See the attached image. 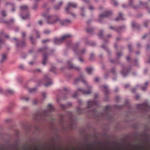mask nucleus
Returning <instances> with one entry per match:
<instances>
[{
    "label": "nucleus",
    "instance_id": "nucleus-1",
    "mask_svg": "<svg viewBox=\"0 0 150 150\" xmlns=\"http://www.w3.org/2000/svg\"><path fill=\"white\" fill-rule=\"evenodd\" d=\"M42 16L46 19L47 23L49 24H52L57 22H59L63 25L67 26L68 24L70 23L71 21L70 20L67 19L65 20L60 19L58 16L56 15H49L47 12L41 14Z\"/></svg>",
    "mask_w": 150,
    "mask_h": 150
},
{
    "label": "nucleus",
    "instance_id": "nucleus-2",
    "mask_svg": "<svg viewBox=\"0 0 150 150\" xmlns=\"http://www.w3.org/2000/svg\"><path fill=\"white\" fill-rule=\"evenodd\" d=\"M133 0H129V5L135 9H137L140 8V6H144L145 7L147 8L148 11L149 13L150 14V9L148 6V4L147 2H145L143 3L141 1H140V4L137 6H134L133 5Z\"/></svg>",
    "mask_w": 150,
    "mask_h": 150
},
{
    "label": "nucleus",
    "instance_id": "nucleus-3",
    "mask_svg": "<svg viewBox=\"0 0 150 150\" xmlns=\"http://www.w3.org/2000/svg\"><path fill=\"white\" fill-rule=\"evenodd\" d=\"M71 6L74 8H76L77 7V4H76L74 3H69L67 7L65 8V12L67 13L71 14L74 17H75V15L74 14L69 11V9L70 7Z\"/></svg>",
    "mask_w": 150,
    "mask_h": 150
},
{
    "label": "nucleus",
    "instance_id": "nucleus-4",
    "mask_svg": "<svg viewBox=\"0 0 150 150\" xmlns=\"http://www.w3.org/2000/svg\"><path fill=\"white\" fill-rule=\"evenodd\" d=\"M126 28V27L125 25H123L119 27H114L112 26L110 27V30H113L116 32L119 33L122 30H124Z\"/></svg>",
    "mask_w": 150,
    "mask_h": 150
},
{
    "label": "nucleus",
    "instance_id": "nucleus-5",
    "mask_svg": "<svg viewBox=\"0 0 150 150\" xmlns=\"http://www.w3.org/2000/svg\"><path fill=\"white\" fill-rule=\"evenodd\" d=\"M137 107L138 108L147 109L150 108V106L149 105L147 102H146L141 104H137Z\"/></svg>",
    "mask_w": 150,
    "mask_h": 150
},
{
    "label": "nucleus",
    "instance_id": "nucleus-6",
    "mask_svg": "<svg viewBox=\"0 0 150 150\" xmlns=\"http://www.w3.org/2000/svg\"><path fill=\"white\" fill-rule=\"evenodd\" d=\"M87 90H83L81 88H79L78 89V91H82L83 93L84 94H89L92 92L91 87V86H87Z\"/></svg>",
    "mask_w": 150,
    "mask_h": 150
},
{
    "label": "nucleus",
    "instance_id": "nucleus-7",
    "mask_svg": "<svg viewBox=\"0 0 150 150\" xmlns=\"http://www.w3.org/2000/svg\"><path fill=\"white\" fill-rule=\"evenodd\" d=\"M68 68L69 69H74L77 71H79L80 70V68L79 67H76L74 66L70 61L67 62Z\"/></svg>",
    "mask_w": 150,
    "mask_h": 150
},
{
    "label": "nucleus",
    "instance_id": "nucleus-8",
    "mask_svg": "<svg viewBox=\"0 0 150 150\" xmlns=\"http://www.w3.org/2000/svg\"><path fill=\"white\" fill-rule=\"evenodd\" d=\"M112 14V12L111 11H107L104 14L102 13L100 14L99 17L100 18L103 17H108L111 15Z\"/></svg>",
    "mask_w": 150,
    "mask_h": 150
},
{
    "label": "nucleus",
    "instance_id": "nucleus-9",
    "mask_svg": "<svg viewBox=\"0 0 150 150\" xmlns=\"http://www.w3.org/2000/svg\"><path fill=\"white\" fill-rule=\"evenodd\" d=\"M14 22V20L11 18L9 21H5L3 20V19L0 18V23H4L6 24L7 25H8L11 24V23H13Z\"/></svg>",
    "mask_w": 150,
    "mask_h": 150
},
{
    "label": "nucleus",
    "instance_id": "nucleus-10",
    "mask_svg": "<svg viewBox=\"0 0 150 150\" xmlns=\"http://www.w3.org/2000/svg\"><path fill=\"white\" fill-rule=\"evenodd\" d=\"M122 70L121 73V74L123 76H125L127 75L130 69L129 70L126 69L124 67L123 65H122Z\"/></svg>",
    "mask_w": 150,
    "mask_h": 150
},
{
    "label": "nucleus",
    "instance_id": "nucleus-11",
    "mask_svg": "<svg viewBox=\"0 0 150 150\" xmlns=\"http://www.w3.org/2000/svg\"><path fill=\"white\" fill-rule=\"evenodd\" d=\"M45 81L47 83L45 84V87H47L51 85L52 84V83L51 80L47 76L45 75Z\"/></svg>",
    "mask_w": 150,
    "mask_h": 150
},
{
    "label": "nucleus",
    "instance_id": "nucleus-12",
    "mask_svg": "<svg viewBox=\"0 0 150 150\" xmlns=\"http://www.w3.org/2000/svg\"><path fill=\"white\" fill-rule=\"evenodd\" d=\"M98 104L96 100L88 101V108H91L92 106H96Z\"/></svg>",
    "mask_w": 150,
    "mask_h": 150
},
{
    "label": "nucleus",
    "instance_id": "nucleus-13",
    "mask_svg": "<svg viewBox=\"0 0 150 150\" xmlns=\"http://www.w3.org/2000/svg\"><path fill=\"white\" fill-rule=\"evenodd\" d=\"M66 38H55L54 42L57 44H59L64 41Z\"/></svg>",
    "mask_w": 150,
    "mask_h": 150
},
{
    "label": "nucleus",
    "instance_id": "nucleus-14",
    "mask_svg": "<svg viewBox=\"0 0 150 150\" xmlns=\"http://www.w3.org/2000/svg\"><path fill=\"white\" fill-rule=\"evenodd\" d=\"M80 81H82V82L85 84L86 83V81L83 79V76L82 75H81L79 78L76 79L74 81V84H76L77 82Z\"/></svg>",
    "mask_w": 150,
    "mask_h": 150
},
{
    "label": "nucleus",
    "instance_id": "nucleus-15",
    "mask_svg": "<svg viewBox=\"0 0 150 150\" xmlns=\"http://www.w3.org/2000/svg\"><path fill=\"white\" fill-rule=\"evenodd\" d=\"M48 110H45L44 112L45 114H46L47 112H50L52 110L54 109V108L52 106L51 104H49L48 105Z\"/></svg>",
    "mask_w": 150,
    "mask_h": 150
},
{
    "label": "nucleus",
    "instance_id": "nucleus-16",
    "mask_svg": "<svg viewBox=\"0 0 150 150\" xmlns=\"http://www.w3.org/2000/svg\"><path fill=\"white\" fill-rule=\"evenodd\" d=\"M119 20H124L125 18L123 17L122 13H119V16L115 19V20L116 21H117Z\"/></svg>",
    "mask_w": 150,
    "mask_h": 150
},
{
    "label": "nucleus",
    "instance_id": "nucleus-17",
    "mask_svg": "<svg viewBox=\"0 0 150 150\" xmlns=\"http://www.w3.org/2000/svg\"><path fill=\"white\" fill-rule=\"evenodd\" d=\"M14 40L16 42V45L17 47H18L19 45L21 47H23L25 45V42H22L19 43L17 42V39L16 38H14Z\"/></svg>",
    "mask_w": 150,
    "mask_h": 150
},
{
    "label": "nucleus",
    "instance_id": "nucleus-18",
    "mask_svg": "<svg viewBox=\"0 0 150 150\" xmlns=\"http://www.w3.org/2000/svg\"><path fill=\"white\" fill-rule=\"evenodd\" d=\"M102 90L105 94H107L109 93V91L108 86H103L102 87Z\"/></svg>",
    "mask_w": 150,
    "mask_h": 150
},
{
    "label": "nucleus",
    "instance_id": "nucleus-19",
    "mask_svg": "<svg viewBox=\"0 0 150 150\" xmlns=\"http://www.w3.org/2000/svg\"><path fill=\"white\" fill-rule=\"evenodd\" d=\"M132 26L133 28H137L138 29H139L140 28V25L138 24H136L134 21L132 23Z\"/></svg>",
    "mask_w": 150,
    "mask_h": 150
},
{
    "label": "nucleus",
    "instance_id": "nucleus-20",
    "mask_svg": "<svg viewBox=\"0 0 150 150\" xmlns=\"http://www.w3.org/2000/svg\"><path fill=\"white\" fill-rule=\"evenodd\" d=\"M0 38H9L8 34H5L3 31H1L0 33Z\"/></svg>",
    "mask_w": 150,
    "mask_h": 150
},
{
    "label": "nucleus",
    "instance_id": "nucleus-21",
    "mask_svg": "<svg viewBox=\"0 0 150 150\" xmlns=\"http://www.w3.org/2000/svg\"><path fill=\"white\" fill-rule=\"evenodd\" d=\"M86 31L88 33L92 34L94 33V29L93 28H87L86 29Z\"/></svg>",
    "mask_w": 150,
    "mask_h": 150
},
{
    "label": "nucleus",
    "instance_id": "nucleus-22",
    "mask_svg": "<svg viewBox=\"0 0 150 150\" xmlns=\"http://www.w3.org/2000/svg\"><path fill=\"white\" fill-rule=\"evenodd\" d=\"M33 34L35 35L36 37L40 38V35L38 32L36 30H34L32 31Z\"/></svg>",
    "mask_w": 150,
    "mask_h": 150
},
{
    "label": "nucleus",
    "instance_id": "nucleus-23",
    "mask_svg": "<svg viewBox=\"0 0 150 150\" xmlns=\"http://www.w3.org/2000/svg\"><path fill=\"white\" fill-rule=\"evenodd\" d=\"M47 59V55L45 54L43 57V61L42 62V64L43 65H45Z\"/></svg>",
    "mask_w": 150,
    "mask_h": 150
},
{
    "label": "nucleus",
    "instance_id": "nucleus-24",
    "mask_svg": "<svg viewBox=\"0 0 150 150\" xmlns=\"http://www.w3.org/2000/svg\"><path fill=\"white\" fill-rule=\"evenodd\" d=\"M62 2L60 1L59 3V4L57 6H54V8L56 10H58L59 9L60 7L62 5Z\"/></svg>",
    "mask_w": 150,
    "mask_h": 150
},
{
    "label": "nucleus",
    "instance_id": "nucleus-25",
    "mask_svg": "<svg viewBox=\"0 0 150 150\" xmlns=\"http://www.w3.org/2000/svg\"><path fill=\"white\" fill-rule=\"evenodd\" d=\"M20 16L22 18L23 20H24L26 18H28L29 17V14L27 13L25 16H23L22 13H20Z\"/></svg>",
    "mask_w": 150,
    "mask_h": 150
},
{
    "label": "nucleus",
    "instance_id": "nucleus-26",
    "mask_svg": "<svg viewBox=\"0 0 150 150\" xmlns=\"http://www.w3.org/2000/svg\"><path fill=\"white\" fill-rule=\"evenodd\" d=\"M74 37V36L71 34H67L62 35L60 38H71Z\"/></svg>",
    "mask_w": 150,
    "mask_h": 150
},
{
    "label": "nucleus",
    "instance_id": "nucleus-27",
    "mask_svg": "<svg viewBox=\"0 0 150 150\" xmlns=\"http://www.w3.org/2000/svg\"><path fill=\"white\" fill-rule=\"evenodd\" d=\"M84 7H82L81 9V12L80 13V14L81 16L82 17H84L85 16V15L84 13Z\"/></svg>",
    "mask_w": 150,
    "mask_h": 150
},
{
    "label": "nucleus",
    "instance_id": "nucleus-28",
    "mask_svg": "<svg viewBox=\"0 0 150 150\" xmlns=\"http://www.w3.org/2000/svg\"><path fill=\"white\" fill-rule=\"evenodd\" d=\"M93 69V68L92 67H88L86 69V71L88 74H90L91 73Z\"/></svg>",
    "mask_w": 150,
    "mask_h": 150
},
{
    "label": "nucleus",
    "instance_id": "nucleus-29",
    "mask_svg": "<svg viewBox=\"0 0 150 150\" xmlns=\"http://www.w3.org/2000/svg\"><path fill=\"white\" fill-rule=\"evenodd\" d=\"M103 30H100V33L98 34L99 38H102L103 36Z\"/></svg>",
    "mask_w": 150,
    "mask_h": 150
},
{
    "label": "nucleus",
    "instance_id": "nucleus-30",
    "mask_svg": "<svg viewBox=\"0 0 150 150\" xmlns=\"http://www.w3.org/2000/svg\"><path fill=\"white\" fill-rule=\"evenodd\" d=\"M20 9L22 11H27L28 7L26 6H21L20 7Z\"/></svg>",
    "mask_w": 150,
    "mask_h": 150
},
{
    "label": "nucleus",
    "instance_id": "nucleus-31",
    "mask_svg": "<svg viewBox=\"0 0 150 150\" xmlns=\"http://www.w3.org/2000/svg\"><path fill=\"white\" fill-rule=\"evenodd\" d=\"M38 3L35 2L34 5L33 6L32 8L33 10H36L38 8Z\"/></svg>",
    "mask_w": 150,
    "mask_h": 150
},
{
    "label": "nucleus",
    "instance_id": "nucleus-32",
    "mask_svg": "<svg viewBox=\"0 0 150 150\" xmlns=\"http://www.w3.org/2000/svg\"><path fill=\"white\" fill-rule=\"evenodd\" d=\"M6 55L4 54L2 55V58L0 61V62L1 63H2L4 61L6 60Z\"/></svg>",
    "mask_w": 150,
    "mask_h": 150
},
{
    "label": "nucleus",
    "instance_id": "nucleus-33",
    "mask_svg": "<svg viewBox=\"0 0 150 150\" xmlns=\"http://www.w3.org/2000/svg\"><path fill=\"white\" fill-rule=\"evenodd\" d=\"M0 13L3 17L6 16V11L5 10H2L0 12Z\"/></svg>",
    "mask_w": 150,
    "mask_h": 150
},
{
    "label": "nucleus",
    "instance_id": "nucleus-34",
    "mask_svg": "<svg viewBox=\"0 0 150 150\" xmlns=\"http://www.w3.org/2000/svg\"><path fill=\"white\" fill-rule=\"evenodd\" d=\"M111 3L113 4L114 6H117L118 3L115 0H111Z\"/></svg>",
    "mask_w": 150,
    "mask_h": 150
},
{
    "label": "nucleus",
    "instance_id": "nucleus-35",
    "mask_svg": "<svg viewBox=\"0 0 150 150\" xmlns=\"http://www.w3.org/2000/svg\"><path fill=\"white\" fill-rule=\"evenodd\" d=\"M148 84V82H146L145 83V86L144 87H142V89L143 91H144L146 90V89L147 88L146 86Z\"/></svg>",
    "mask_w": 150,
    "mask_h": 150
},
{
    "label": "nucleus",
    "instance_id": "nucleus-36",
    "mask_svg": "<svg viewBox=\"0 0 150 150\" xmlns=\"http://www.w3.org/2000/svg\"><path fill=\"white\" fill-rule=\"evenodd\" d=\"M146 37H150V31L148 33H145L143 36L142 38H146Z\"/></svg>",
    "mask_w": 150,
    "mask_h": 150
},
{
    "label": "nucleus",
    "instance_id": "nucleus-37",
    "mask_svg": "<svg viewBox=\"0 0 150 150\" xmlns=\"http://www.w3.org/2000/svg\"><path fill=\"white\" fill-rule=\"evenodd\" d=\"M150 22V20H146L144 22V26L146 27H148V23Z\"/></svg>",
    "mask_w": 150,
    "mask_h": 150
},
{
    "label": "nucleus",
    "instance_id": "nucleus-38",
    "mask_svg": "<svg viewBox=\"0 0 150 150\" xmlns=\"http://www.w3.org/2000/svg\"><path fill=\"white\" fill-rule=\"evenodd\" d=\"M47 47H45V48H42V49H40L38 50L39 52H41V51H45V50H47Z\"/></svg>",
    "mask_w": 150,
    "mask_h": 150
},
{
    "label": "nucleus",
    "instance_id": "nucleus-39",
    "mask_svg": "<svg viewBox=\"0 0 150 150\" xmlns=\"http://www.w3.org/2000/svg\"><path fill=\"white\" fill-rule=\"evenodd\" d=\"M50 33V31L48 30H45L43 32V33L45 35L48 34Z\"/></svg>",
    "mask_w": 150,
    "mask_h": 150
},
{
    "label": "nucleus",
    "instance_id": "nucleus-40",
    "mask_svg": "<svg viewBox=\"0 0 150 150\" xmlns=\"http://www.w3.org/2000/svg\"><path fill=\"white\" fill-rule=\"evenodd\" d=\"M8 93L10 94H12L14 93V92L11 89H8L7 90Z\"/></svg>",
    "mask_w": 150,
    "mask_h": 150
},
{
    "label": "nucleus",
    "instance_id": "nucleus-41",
    "mask_svg": "<svg viewBox=\"0 0 150 150\" xmlns=\"http://www.w3.org/2000/svg\"><path fill=\"white\" fill-rule=\"evenodd\" d=\"M122 54V53H118L117 54V56L118 58H120Z\"/></svg>",
    "mask_w": 150,
    "mask_h": 150
},
{
    "label": "nucleus",
    "instance_id": "nucleus-42",
    "mask_svg": "<svg viewBox=\"0 0 150 150\" xmlns=\"http://www.w3.org/2000/svg\"><path fill=\"white\" fill-rule=\"evenodd\" d=\"M94 55L93 53H91L90 58V60H92L93 59Z\"/></svg>",
    "mask_w": 150,
    "mask_h": 150
},
{
    "label": "nucleus",
    "instance_id": "nucleus-43",
    "mask_svg": "<svg viewBox=\"0 0 150 150\" xmlns=\"http://www.w3.org/2000/svg\"><path fill=\"white\" fill-rule=\"evenodd\" d=\"M78 45H77L76 46H75L74 47V51L75 52H76V50L78 48Z\"/></svg>",
    "mask_w": 150,
    "mask_h": 150
},
{
    "label": "nucleus",
    "instance_id": "nucleus-44",
    "mask_svg": "<svg viewBox=\"0 0 150 150\" xmlns=\"http://www.w3.org/2000/svg\"><path fill=\"white\" fill-rule=\"evenodd\" d=\"M111 109V107L109 106H107L105 107V110H110Z\"/></svg>",
    "mask_w": 150,
    "mask_h": 150
},
{
    "label": "nucleus",
    "instance_id": "nucleus-45",
    "mask_svg": "<svg viewBox=\"0 0 150 150\" xmlns=\"http://www.w3.org/2000/svg\"><path fill=\"white\" fill-rule=\"evenodd\" d=\"M128 49L129 50L130 52H131L132 51V46L130 44H129L128 45Z\"/></svg>",
    "mask_w": 150,
    "mask_h": 150
},
{
    "label": "nucleus",
    "instance_id": "nucleus-46",
    "mask_svg": "<svg viewBox=\"0 0 150 150\" xmlns=\"http://www.w3.org/2000/svg\"><path fill=\"white\" fill-rule=\"evenodd\" d=\"M111 72L112 73H114L115 72V68H112L111 70Z\"/></svg>",
    "mask_w": 150,
    "mask_h": 150
},
{
    "label": "nucleus",
    "instance_id": "nucleus-47",
    "mask_svg": "<svg viewBox=\"0 0 150 150\" xmlns=\"http://www.w3.org/2000/svg\"><path fill=\"white\" fill-rule=\"evenodd\" d=\"M12 11L13 12L15 11V6L14 4H12Z\"/></svg>",
    "mask_w": 150,
    "mask_h": 150
},
{
    "label": "nucleus",
    "instance_id": "nucleus-48",
    "mask_svg": "<svg viewBox=\"0 0 150 150\" xmlns=\"http://www.w3.org/2000/svg\"><path fill=\"white\" fill-rule=\"evenodd\" d=\"M90 45L92 46H94L96 45V44L95 42H93L90 43Z\"/></svg>",
    "mask_w": 150,
    "mask_h": 150
},
{
    "label": "nucleus",
    "instance_id": "nucleus-49",
    "mask_svg": "<svg viewBox=\"0 0 150 150\" xmlns=\"http://www.w3.org/2000/svg\"><path fill=\"white\" fill-rule=\"evenodd\" d=\"M36 90V88H32V89H30L29 91L30 92L32 93L33 91H35Z\"/></svg>",
    "mask_w": 150,
    "mask_h": 150
},
{
    "label": "nucleus",
    "instance_id": "nucleus-50",
    "mask_svg": "<svg viewBox=\"0 0 150 150\" xmlns=\"http://www.w3.org/2000/svg\"><path fill=\"white\" fill-rule=\"evenodd\" d=\"M30 40L32 44H34L35 43V40L34 38H30Z\"/></svg>",
    "mask_w": 150,
    "mask_h": 150
},
{
    "label": "nucleus",
    "instance_id": "nucleus-51",
    "mask_svg": "<svg viewBox=\"0 0 150 150\" xmlns=\"http://www.w3.org/2000/svg\"><path fill=\"white\" fill-rule=\"evenodd\" d=\"M22 35L23 38H25V36L26 34L25 32H23L22 33Z\"/></svg>",
    "mask_w": 150,
    "mask_h": 150
},
{
    "label": "nucleus",
    "instance_id": "nucleus-52",
    "mask_svg": "<svg viewBox=\"0 0 150 150\" xmlns=\"http://www.w3.org/2000/svg\"><path fill=\"white\" fill-rule=\"evenodd\" d=\"M86 50L85 49H83L82 51L80 52V54H83L86 52Z\"/></svg>",
    "mask_w": 150,
    "mask_h": 150
},
{
    "label": "nucleus",
    "instance_id": "nucleus-53",
    "mask_svg": "<svg viewBox=\"0 0 150 150\" xmlns=\"http://www.w3.org/2000/svg\"><path fill=\"white\" fill-rule=\"evenodd\" d=\"M12 4H11L9 2H7L5 4V6H7L8 5H11L12 6Z\"/></svg>",
    "mask_w": 150,
    "mask_h": 150
},
{
    "label": "nucleus",
    "instance_id": "nucleus-54",
    "mask_svg": "<svg viewBox=\"0 0 150 150\" xmlns=\"http://www.w3.org/2000/svg\"><path fill=\"white\" fill-rule=\"evenodd\" d=\"M120 99V97L119 96H117L116 97L115 99L117 101H118Z\"/></svg>",
    "mask_w": 150,
    "mask_h": 150
},
{
    "label": "nucleus",
    "instance_id": "nucleus-55",
    "mask_svg": "<svg viewBox=\"0 0 150 150\" xmlns=\"http://www.w3.org/2000/svg\"><path fill=\"white\" fill-rule=\"evenodd\" d=\"M55 70V68L54 67H52L50 69V71H54Z\"/></svg>",
    "mask_w": 150,
    "mask_h": 150
},
{
    "label": "nucleus",
    "instance_id": "nucleus-56",
    "mask_svg": "<svg viewBox=\"0 0 150 150\" xmlns=\"http://www.w3.org/2000/svg\"><path fill=\"white\" fill-rule=\"evenodd\" d=\"M42 95L43 98H45L46 97V93H42Z\"/></svg>",
    "mask_w": 150,
    "mask_h": 150
},
{
    "label": "nucleus",
    "instance_id": "nucleus-57",
    "mask_svg": "<svg viewBox=\"0 0 150 150\" xmlns=\"http://www.w3.org/2000/svg\"><path fill=\"white\" fill-rule=\"evenodd\" d=\"M49 40L48 39H46L45 40H44L42 41V42L43 43H45L46 42L48 41Z\"/></svg>",
    "mask_w": 150,
    "mask_h": 150
},
{
    "label": "nucleus",
    "instance_id": "nucleus-58",
    "mask_svg": "<svg viewBox=\"0 0 150 150\" xmlns=\"http://www.w3.org/2000/svg\"><path fill=\"white\" fill-rule=\"evenodd\" d=\"M135 63L136 64H135V66H137L138 64V61L137 59H135Z\"/></svg>",
    "mask_w": 150,
    "mask_h": 150
},
{
    "label": "nucleus",
    "instance_id": "nucleus-59",
    "mask_svg": "<svg viewBox=\"0 0 150 150\" xmlns=\"http://www.w3.org/2000/svg\"><path fill=\"white\" fill-rule=\"evenodd\" d=\"M136 88H133L132 90V93H134L136 91Z\"/></svg>",
    "mask_w": 150,
    "mask_h": 150
},
{
    "label": "nucleus",
    "instance_id": "nucleus-60",
    "mask_svg": "<svg viewBox=\"0 0 150 150\" xmlns=\"http://www.w3.org/2000/svg\"><path fill=\"white\" fill-rule=\"evenodd\" d=\"M99 81V79L98 77H96L95 79V81L96 82H98Z\"/></svg>",
    "mask_w": 150,
    "mask_h": 150
},
{
    "label": "nucleus",
    "instance_id": "nucleus-61",
    "mask_svg": "<svg viewBox=\"0 0 150 150\" xmlns=\"http://www.w3.org/2000/svg\"><path fill=\"white\" fill-rule=\"evenodd\" d=\"M38 23L40 25H42V22L41 20L39 21H38Z\"/></svg>",
    "mask_w": 150,
    "mask_h": 150
},
{
    "label": "nucleus",
    "instance_id": "nucleus-62",
    "mask_svg": "<svg viewBox=\"0 0 150 150\" xmlns=\"http://www.w3.org/2000/svg\"><path fill=\"white\" fill-rule=\"evenodd\" d=\"M94 9V8L92 6H90L89 8V9L90 10H92Z\"/></svg>",
    "mask_w": 150,
    "mask_h": 150
},
{
    "label": "nucleus",
    "instance_id": "nucleus-63",
    "mask_svg": "<svg viewBox=\"0 0 150 150\" xmlns=\"http://www.w3.org/2000/svg\"><path fill=\"white\" fill-rule=\"evenodd\" d=\"M19 68L21 69H22L23 68V67L22 65H21L19 66Z\"/></svg>",
    "mask_w": 150,
    "mask_h": 150
},
{
    "label": "nucleus",
    "instance_id": "nucleus-64",
    "mask_svg": "<svg viewBox=\"0 0 150 150\" xmlns=\"http://www.w3.org/2000/svg\"><path fill=\"white\" fill-rule=\"evenodd\" d=\"M77 93H76L73 96V98H76V96H77Z\"/></svg>",
    "mask_w": 150,
    "mask_h": 150
}]
</instances>
